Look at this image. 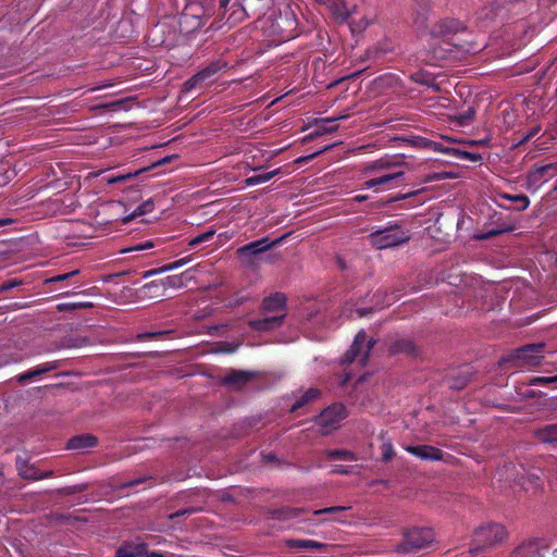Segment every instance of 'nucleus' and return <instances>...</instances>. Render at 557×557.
Returning <instances> with one entry per match:
<instances>
[{"label":"nucleus","mask_w":557,"mask_h":557,"mask_svg":"<svg viewBox=\"0 0 557 557\" xmlns=\"http://www.w3.org/2000/svg\"><path fill=\"white\" fill-rule=\"evenodd\" d=\"M463 30L462 24L455 20H444L436 23L431 34L442 42L434 48L435 58L446 59L447 53L453 52V48H463L465 41L459 38V34Z\"/></svg>","instance_id":"1"},{"label":"nucleus","mask_w":557,"mask_h":557,"mask_svg":"<svg viewBox=\"0 0 557 557\" xmlns=\"http://www.w3.org/2000/svg\"><path fill=\"white\" fill-rule=\"evenodd\" d=\"M544 343L528 344L520 348L511 350L507 356L500 359V364L511 363L513 367H539L543 359Z\"/></svg>","instance_id":"2"},{"label":"nucleus","mask_w":557,"mask_h":557,"mask_svg":"<svg viewBox=\"0 0 557 557\" xmlns=\"http://www.w3.org/2000/svg\"><path fill=\"white\" fill-rule=\"evenodd\" d=\"M434 542V533L428 528L413 527L403 531V542L397 545L396 550L401 554H409L429 547Z\"/></svg>","instance_id":"3"},{"label":"nucleus","mask_w":557,"mask_h":557,"mask_svg":"<svg viewBox=\"0 0 557 557\" xmlns=\"http://www.w3.org/2000/svg\"><path fill=\"white\" fill-rule=\"evenodd\" d=\"M369 240L376 249H386L408 242L409 236L398 225H393L373 232L370 234Z\"/></svg>","instance_id":"4"},{"label":"nucleus","mask_w":557,"mask_h":557,"mask_svg":"<svg viewBox=\"0 0 557 557\" xmlns=\"http://www.w3.org/2000/svg\"><path fill=\"white\" fill-rule=\"evenodd\" d=\"M506 537V531L500 524H488L479 528L474 533L471 552L479 553L500 543Z\"/></svg>","instance_id":"5"},{"label":"nucleus","mask_w":557,"mask_h":557,"mask_svg":"<svg viewBox=\"0 0 557 557\" xmlns=\"http://www.w3.org/2000/svg\"><path fill=\"white\" fill-rule=\"evenodd\" d=\"M346 408L342 404H334L324 409L315 419L322 435H329L337 430L342 420L346 418Z\"/></svg>","instance_id":"6"},{"label":"nucleus","mask_w":557,"mask_h":557,"mask_svg":"<svg viewBox=\"0 0 557 557\" xmlns=\"http://www.w3.org/2000/svg\"><path fill=\"white\" fill-rule=\"evenodd\" d=\"M375 344L374 339L367 341V335L364 331H360L356 337L355 341L349 348V350L345 354V362H352L358 357H360L359 362L364 366L369 359L370 350L373 348Z\"/></svg>","instance_id":"7"},{"label":"nucleus","mask_w":557,"mask_h":557,"mask_svg":"<svg viewBox=\"0 0 557 557\" xmlns=\"http://www.w3.org/2000/svg\"><path fill=\"white\" fill-rule=\"evenodd\" d=\"M284 237L277 238L273 242H269V238L264 237L259 240H255L252 243H249L240 248L237 249V255L239 258L243 259V261L247 264L253 263V257L264 252L272 247L276 246L283 240Z\"/></svg>","instance_id":"8"},{"label":"nucleus","mask_w":557,"mask_h":557,"mask_svg":"<svg viewBox=\"0 0 557 557\" xmlns=\"http://www.w3.org/2000/svg\"><path fill=\"white\" fill-rule=\"evenodd\" d=\"M226 62L221 60L213 61L193 77H190L188 81H186L183 86V91L188 92L195 87L201 86L206 81L210 79L219 71L226 67Z\"/></svg>","instance_id":"9"},{"label":"nucleus","mask_w":557,"mask_h":557,"mask_svg":"<svg viewBox=\"0 0 557 557\" xmlns=\"http://www.w3.org/2000/svg\"><path fill=\"white\" fill-rule=\"evenodd\" d=\"M190 278H191L190 276H187V273L168 276L166 278L161 280L160 282H151L150 284L144 285L141 288V292L146 295L147 292H149L152 288H159V287L181 288V287L185 286L186 281L190 280Z\"/></svg>","instance_id":"10"},{"label":"nucleus","mask_w":557,"mask_h":557,"mask_svg":"<svg viewBox=\"0 0 557 557\" xmlns=\"http://www.w3.org/2000/svg\"><path fill=\"white\" fill-rule=\"evenodd\" d=\"M16 469L18 474L25 480L36 481L52 475V471L40 472L34 466L28 465L27 460L23 458L16 459Z\"/></svg>","instance_id":"11"},{"label":"nucleus","mask_w":557,"mask_h":557,"mask_svg":"<svg viewBox=\"0 0 557 557\" xmlns=\"http://www.w3.org/2000/svg\"><path fill=\"white\" fill-rule=\"evenodd\" d=\"M147 545L140 541L124 542L115 552V557H140L146 554Z\"/></svg>","instance_id":"12"},{"label":"nucleus","mask_w":557,"mask_h":557,"mask_svg":"<svg viewBox=\"0 0 557 557\" xmlns=\"http://www.w3.org/2000/svg\"><path fill=\"white\" fill-rule=\"evenodd\" d=\"M406 450L423 460H441L443 457L438 448L428 445L407 446Z\"/></svg>","instance_id":"13"},{"label":"nucleus","mask_w":557,"mask_h":557,"mask_svg":"<svg viewBox=\"0 0 557 557\" xmlns=\"http://www.w3.org/2000/svg\"><path fill=\"white\" fill-rule=\"evenodd\" d=\"M255 377L253 372L248 371H233L224 377V383L233 389H240L250 380Z\"/></svg>","instance_id":"14"},{"label":"nucleus","mask_w":557,"mask_h":557,"mask_svg":"<svg viewBox=\"0 0 557 557\" xmlns=\"http://www.w3.org/2000/svg\"><path fill=\"white\" fill-rule=\"evenodd\" d=\"M273 0H244L245 10H248L250 16H264L267 10L272 5Z\"/></svg>","instance_id":"15"},{"label":"nucleus","mask_w":557,"mask_h":557,"mask_svg":"<svg viewBox=\"0 0 557 557\" xmlns=\"http://www.w3.org/2000/svg\"><path fill=\"white\" fill-rule=\"evenodd\" d=\"M60 367V363L59 361H51V362H46L33 370H29L25 373H22L17 376V382L18 383H25L26 381L37 376V375H40V374H44V373H47L49 371H52L54 369H58Z\"/></svg>","instance_id":"16"},{"label":"nucleus","mask_w":557,"mask_h":557,"mask_svg":"<svg viewBox=\"0 0 557 557\" xmlns=\"http://www.w3.org/2000/svg\"><path fill=\"white\" fill-rule=\"evenodd\" d=\"M284 314L249 321V325L257 331H269L282 324Z\"/></svg>","instance_id":"17"},{"label":"nucleus","mask_w":557,"mask_h":557,"mask_svg":"<svg viewBox=\"0 0 557 557\" xmlns=\"http://www.w3.org/2000/svg\"><path fill=\"white\" fill-rule=\"evenodd\" d=\"M97 437H95L91 434H81L77 436L72 437L67 442V448L75 449V450H82L88 447H94L97 444Z\"/></svg>","instance_id":"18"},{"label":"nucleus","mask_w":557,"mask_h":557,"mask_svg":"<svg viewBox=\"0 0 557 557\" xmlns=\"http://www.w3.org/2000/svg\"><path fill=\"white\" fill-rule=\"evenodd\" d=\"M347 115H338L336 117H330V119H322L319 121H315V125L318 126V129L311 134V137H318L325 133H333L336 132L338 128L337 124H334L336 121L346 119Z\"/></svg>","instance_id":"19"},{"label":"nucleus","mask_w":557,"mask_h":557,"mask_svg":"<svg viewBox=\"0 0 557 557\" xmlns=\"http://www.w3.org/2000/svg\"><path fill=\"white\" fill-rule=\"evenodd\" d=\"M285 301H286L285 296L280 293L269 296L263 299L262 311H263V313H267V312H274V311L282 310L285 306Z\"/></svg>","instance_id":"20"},{"label":"nucleus","mask_w":557,"mask_h":557,"mask_svg":"<svg viewBox=\"0 0 557 557\" xmlns=\"http://www.w3.org/2000/svg\"><path fill=\"white\" fill-rule=\"evenodd\" d=\"M392 354H406L408 356H417L418 349L416 345L410 339H397L395 341L391 348Z\"/></svg>","instance_id":"21"},{"label":"nucleus","mask_w":557,"mask_h":557,"mask_svg":"<svg viewBox=\"0 0 557 557\" xmlns=\"http://www.w3.org/2000/svg\"><path fill=\"white\" fill-rule=\"evenodd\" d=\"M534 434L536 438L543 443L557 444V424L537 429Z\"/></svg>","instance_id":"22"},{"label":"nucleus","mask_w":557,"mask_h":557,"mask_svg":"<svg viewBox=\"0 0 557 557\" xmlns=\"http://www.w3.org/2000/svg\"><path fill=\"white\" fill-rule=\"evenodd\" d=\"M286 546L290 548H300V549H318L322 548L325 545L323 543L312 541V540H287Z\"/></svg>","instance_id":"23"},{"label":"nucleus","mask_w":557,"mask_h":557,"mask_svg":"<svg viewBox=\"0 0 557 557\" xmlns=\"http://www.w3.org/2000/svg\"><path fill=\"white\" fill-rule=\"evenodd\" d=\"M549 171H554V174L557 173V163L535 166L530 171L529 180L532 182H539L543 176L548 174Z\"/></svg>","instance_id":"24"},{"label":"nucleus","mask_w":557,"mask_h":557,"mask_svg":"<svg viewBox=\"0 0 557 557\" xmlns=\"http://www.w3.org/2000/svg\"><path fill=\"white\" fill-rule=\"evenodd\" d=\"M189 261H190L189 257L180 259V260H177L175 262L169 263V264L163 265L161 268L147 271L144 274V277L146 278V277H149V276L154 275V274H160V273H164V272H168V271H171V270H174V269H178V268L187 264Z\"/></svg>","instance_id":"25"},{"label":"nucleus","mask_w":557,"mask_h":557,"mask_svg":"<svg viewBox=\"0 0 557 557\" xmlns=\"http://www.w3.org/2000/svg\"><path fill=\"white\" fill-rule=\"evenodd\" d=\"M320 396V391L317 388H309L299 399H297L292 408L290 411H296L302 406L309 404L310 401H313Z\"/></svg>","instance_id":"26"},{"label":"nucleus","mask_w":557,"mask_h":557,"mask_svg":"<svg viewBox=\"0 0 557 557\" xmlns=\"http://www.w3.org/2000/svg\"><path fill=\"white\" fill-rule=\"evenodd\" d=\"M400 176H403V172L399 171V172H395L392 174H386V175H382L376 178L369 180L364 183V185L367 188H372V187L387 184L396 178H399Z\"/></svg>","instance_id":"27"},{"label":"nucleus","mask_w":557,"mask_h":557,"mask_svg":"<svg viewBox=\"0 0 557 557\" xmlns=\"http://www.w3.org/2000/svg\"><path fill=\"white\" fill-rule=\"evenodd\" d=\"M517 555L519 557H544L540 553V548L537 543L531 542L527 545H523L517 549Z\"/></svg>","instance_id":"28"},{"label":"nucleus","mask_w":557,"mask_h":557,"mask_svg":"<svg viewBox=\"0 0 557 557\" xmlns=\"http://www.w3.org/2000/svg\"><path fill=\"white\" fill-rule=\"evenodd\" d=\"M278 173H280V169H275L271 172H267V173H262V174H258V175L248 177V178H246L245 183L248 186L263 184V183L269 182L271 178H273Z\"/></svg>","instance_id":"29"},{"label":"nucleus","mask_w":557,"mask_h":557,"mask_svg":"<svg viewBox=\"0 0 557 557\" xmlns=\"http://www.w3.org/2000/svg\"><path fill=\"white\" fill-rule=\"evenodd\" d=\"M500 9H503V8L498 7L496 4V2L494 1V3H491L486 7H484L481 11H479L476 13L478 20H481V21L491 20V18L495 17L496 15H498Z\"/></svg>","instance_id":"30"},{"label":"nucleus","mask_w":557,"mask_h":557,"mask_svg":"<svg viewBox=\"0 0 557 557\" xmlns=\"http://www.w3.org/2000/svg\"><path fill=\"white\" fill-rule=\"evenodd\" d=\"M325 455L332 459L356 460V455L347 449H327Z\"/></svg>","instance_id":"31"},{"label":"nucleus","mask_w":557,"mask_h":557,"mask_svg":"<svg viewBox=\"0 0 557 557\" xmlns=\"http://www.w3.org/2000/svg\"><path fill=\"white\" fill-rule=\"evenodd\" d=\"M475 115V109L473 107H469L466 111L457 113L455 115V120L457 121L458 125L465 126L469 125Z\"/></svg>","instance_id":"32"},{"label":"nucleus","mask_w":557,"mask_h":557,"mask_svg":"<svg viewBox=\"0 0 557 557\" xmlns=\"http://www.w3.org/2000/svg\"><path fill=\"white\" fill-rule=\"evenodd\" d=\"M505 199H508L517 205L518 210H525L530 203L529 198L525 195H508L504 194L502 196Z\"/></svg>","instance_id":"33"},{"label":"nucleus","mask_w":557,"mask_h":557,"mask_svg":"<svg viewBox=\"0 0 557 557\" xmlns=\"http://www.w3.org/2000/svg\"><path fill=\"white\" fill-rule=\"evenodd\" d=\"M153 206H154V203L151 199L145 201L129 216H127L125 219V221H129L136 216L144 215L146 213L151 212L153 209Z\"/></svg>","instance_id":"34"},{"label":"nucleus","mask_w":557,"mask_h":557,"mask_svg":"<svg viewBox=\"0 0 557 557\" xmlns=\"http://www.w3.org/2000/svg\"><path fill=\"white\" fill-rule=\"evenodd\" d=\"M92 307H94L92 302H67V304H59L57 306V309L59 311H71V310H76V309H88V308H92Z\"/></svg>","instance_id":"35"},{"label":"nucleus","mask_w":557,"mask_h":557,"mask_svg":"<svg viewBox=\"0 0 557 557\" xmlns=\"http://www.w3.org/2000/svg\"><path fill=\"white\" fill-rule=\"evenodd\" d=\"M248 10H245L244 3L237 4V8L233 10L228 20H232L233 23H239L244 21L246 17L250 16Z\"/></svg>","instance_id":"36"},{"label":"nucleus","mask_w":557,"mask_h":557,"mask_svg":"<svg viewBox=\"0 0 557 557\" xmlns=\"http://www.w3.org/2000/svg\"><path fill=\"white\" fill-rule=\"evenodd\" d=\"M469 381H470V371L467 369V370L462 371V373L459 376L453 379V382L450 383V387L461 389L467 385V383Z\"/></svg>","instance_id":"37"},{"label":"nucleus","mask_w":557,"mask_h":557,"mask_svg":"<svg viewBox=\"0 0 557 557\" xmlns=\"http://www.w3.org/2000/svg\"><path fill=\"white\" fill-rule=\"evenodd\" d=\"M215 234V231L214 230H209L194 238H191L188 243V245L190 247H194V246H197V245H200L202 243H206L208 242L209 239H211Z\"/></svg>","instance_id":"38"},{"label":"nucleus","mask_w":557,"mask_h":557,"mask_svg":"<svg viewBox=\"0 0 557 557\" xmlns=\"http://www.w3.org/2000/svg\"><path fill=\"white\" fill-rule=\"evenodd\" d=\"M300 508H283L275 512L277 519H292L295 518L301 512Z\"/></svg>","instance_id":"39"},{"label":"nucleus","mask_w":557,"mask_h":557,"mask_svg":"<svg viewBox=\"0 0 557 557\" xmlns=\"http://www.w3.org/2000/svg\"><path fill=\"white\" fill-rule=\"evenodd\" d=\"M411 77L414 82L432 87L436 91L440 90V87L433 83V79L429 75H425L423 73H416Z\"/></svg>","instance_id":"40"},{"label":"nucleus","mask_w":557,"mask_h":557,"mask_svg":"<svg viewBox=\"0 0 557 557\" xmlns=\"http://www.w3.org/2000/svg\"><path fill=\"white\" fill-rule=\"evenodd\" d=\"M333 14L337 21L344 22L347 20L349 12L345 4H334Z\"/></svg>","instance_id":"41"},{"label":"nucleus","mask_w":557,"mask_h":557,"mask_svg":"<svg viewBox=\"0 0 557 557\" xmlns=\"http://www.w3.org/2000/svg\"><path fill=\"white\" fill-rule=\"evenodd\" d=\"M557 382V375L554 376H534L529 380L528 385L547 384Z\"/></svg>","instance_id":"42"},{"label":"nucleus","mask_w":557,"mask_h":557,"mask_svg":"<svg viewBox=\"0 0 557 557\" xmlns=\"http://www.w3.org/2000/svg\"><path fill=\"white\" fill-rule=\"evenodd\" d=\"M78 272H79L78 270H74V271L65 273V274H60V275H57V276L46 280V283L49 284V283L62 282V281L69 280L70 277L78 274Z\"/></svg>","instance_id":"43"},{"label":"nucleus","mask_w":557,"mask_h":557,"mask_svg":"<svg viewBox=\"0 0 557 557\" xmlns=\"http://www.w3.org/2000/svg\"><path fill=\"white\" fill-rule=\"evenodd\" d=\"M87 488V485L86 484H81V485H75V486H69V487H64L60 491V493L64 494V495H72V494H75V493H79V492H83Z\"/></svg>","instance_id":"44"},{"label":"nucleus","mask_w":557,"mask_h":557,"mask_svg":"<svg viewBox=\"0 0 557 557\" xmlns=\"http://www.w3.org/2000/svg\"><path fill=\"white\" fill-rule=\"evenodd\" d=\"M349 509V507H345V506H334V507H326V508H323V509H320V510H315L314 511V515H320V513H335V512H342V511H345Z\"/></svg>","instance_id":"45"},{"label":"nucleus","mask_w":557,"mask_h":557,"mask_svg":"<svg viewBox=\"0 0 557 557\" xmlns=\"http://www.w3.org/2000/svg\"><path fill=\"white\" fill-rule=\"evenodd\" d=\"M457 153L462 156V158L469 159V160H471L473 162H478V161L482 160V156L479 154V153H472V152L460 151V150H457Z\"/></svg>","instance_id":"46"},{"label":"nucleus","mask_w":557,"mask_h":557,"mask_svg":"<svg viewBox=\"0 0 557 557\" xmlns=\"http://www.w3.org/2000/svg\"><path fill=\"white\" fill-rule=\"evenodd\" d=\"M20 284H21V281H17V280L9 281L0 286V293H4L15 286H18Z\"/></svg>","instance_id":"47"},{"label":"nucleus","mask_w":557,"mask_h":557,"mask_svg":"<svg viewBox=\"0 0 557 557\" xmlns=\"http://www.w3.org/2000/svg\"><path fill=\"white\" fill-rule=\"evenodd\" d=\"M540 126H535L533 127L518 144L517 146L519 145H522L524 143H527L530 138L534 137L539 132H540Z\"/></svg>","instance_id":"48"},{"label":"nucleus","mask_w":557,"mask_h":557,"mask_svg":"<svg viewBox=\"0 0 557 557\" xmlns=\"http://www.w3.org/2000/svg\"><path fill=\"white\" fill-rule=\"evenodd\" d=\"M393 447L391 444H384L383 460L388 461L393 457Z\"/></svg>","instance_id":"49"},{"label":"nucleus","mask_w":557,"mask_h":557,"mask_svg":"<svg viewBox=\"0 0 557 557\" xmlns=\"http://www.w3.org/2000/svg\"><path fill=\"white\" fill-rule=\"evenodd\" d=\"M149 169H150V168H143V169L138 170V171L129 172V173H127V174H124V175H122V177H123V182H125V181H127V180H131V178H133V177H136L137 175H139L140 173H144V172L148 171Z\"/></svg>","instance_id":"50"},{"label":"nucleus","mask_w":557,"mask_h":557,"mask_svg":"<svg viewBox=\"0 0 557 557\" xmlns=\"http://www.w3.org/2000/svg\"><path fill=\"white\" fill-rule=\"evenodd\" d=\"M522 0H495L496 4L502 8L515 5L516 3L521 2Z\"/></svg>","instance_id":"51"},{"label":"nucleus","mask_w":557,"mask_h":557,"mask_svg":"<svg viewBox=\"0 0 557 557\" xmlns=\"http://www.w3.org/2000/svg\"><path fill=\"white\" fill-rule=\"evenodd\" d=\"M370 24V21L367 18H363L360 21V23H354L351 26V29L355 32L356 29L361 30L364 29Z\"/></svg>","instance_id":"52"},{"label":"nucleus","mask_w":557,"mask_h":557,"mask_svg":"<svg viewBox=\"0 0 557 557\" xmlns=\"http://www.w3.org/2000/svg\"><path fill=\"white\" fill-rule=\"evenodd\" d=\"M194 511H195L194 508H187V509H184V510H180V511H176L174 513H171L169 516V519L173 520V519H175L177 517H181V516H184V515H187V513H191Z\"/></svg>","instance_id":"53"},{"label":"nucleus","mask_w":557,"mask_h":557,"mask_svg":"<svg viewBox=\"0 0 557 557\" xmlns=\"http://www.w3.org/2000/svg\"><path fill=\"white\" fill-rule=\"evenodd\" d=\"M175 158V156H168V157H164L162 159H160L159 161L154 162L151 166H149L150 169L152 168H157L159 165H163V164H166L169 162H171V160Z\"/></svg>","instance_id":"54"},{"label":"nucleus","mask_w":557,"mask_h":557,"mask_svg":"<svg viewBox=\"0 0 557 557\" xmlns=\"http://www.w3.org/2000/svg\"><path fill=\"white\" fill-rule=\"evenodd\" d=\"M490 141H491V138L490 137H485L483 139H480V140L468 141V144L469 145H478V146L487 147L490 145Z\"/></svg>","instance_id":"55"},{"label":"nucleus","mask_w":557,"mask_h":557,"mask_svg":"<svg viewBox=\"0 0 557 557\" xmlns=\"http://www.w3.org/2000/svg\"><path fill=\"white\" fill-rule=\"evenodd\" d=\"M163 333H143V334H138L137 337L138 339H146V338H152V337H157V336H160L162 335Z\"/></svg>","instance_id":"56"},{"label":"nucleus","mask_w":557,"mask_h":557,"mask_svg":"<svg viewBox=\"0 0 557 557\" xmlns=\"http://www.w3.org/2000/svg\"><path fill=\"white\" fill-rule=\"evenodd\" d=\"M141 482H144V479H137V480L128 481V482L122 484L120 486V488L135 486V485H137V484H139Z\"/></svg>","instance_id":"57"},{"label":"nucleus","mask_w":557,"mask_h":557,"mask_svg":"<svg viewBox=\"0 0 557 557\" xmlns=\"http://www.w3.org/2000/svg\"><path fill=\"white\" fill-rule=\"evenodd\" d=\"M499 233H500V231H491L488 233L479 235L478 238H480V239H487V238H491V237H493V236H495V235H497Z\"/></svg>","instance_id":"58"},{"label":"nucleus","mask_w":557,"mask_h":557,"mask_svg":"<svg viewBox=\"0 0 557 557\" xmlns=\"http://www.w3.org/2000/svg\"><path fill=\"white\" fill-rule=\"evenodd\" d=\"M106 180H107V183H108V184H115V183L123 182V177H122V175L111 176V177H108V178H106Z\"/></svg>","instance_id":"59"},{"label":"nucleus","mask_w":557,"mask_h":557,"mask_svg":"<svg viewBox=\"0 0 557 557\" xmlns=\"http://www.w3.org/2000/svg\"><path fill=\"white\" fill-rule=\"evenodd\" d=\"M371 311H372V309H371V308H369V309H357V310H356V313H357V315H358L359 318H362V317H364L366 314L370 313Z\"/></svg>","instance_id":"60"},{"label":"nucleus","mask_w":557,"mask_h":557,"mask_svg":"<svg viewBox=\"0 0 557 557\" xmlns=\"http://www.w3.org/2000/svg\"><path fill=\"white\" fill-rule=\"evenodd\" d=\"M418 193H419V190H417V191H411V193H408V194H405V195L398 196L397 198H395V200L406 199V198H409V197H412V196L417 195Z\"/></svg>","instance_id":"61"},{"label":"nucleus","mask_w":557,"mask_h":557,"mask_svg":"<svg viewBox=\"0 0 557 557\" xmlns=\"http://www.w3.org/2000/svg\"><path fill=\"white\" fill-rule=\"evenodd\" d=\"M334 473H339V474H347L348 473V470L344 467H336L334 470H333Z\"/></svg>","instance_id":"62"},{"label":"nucleus","mask_w":557,"mask_h":557,"mask_svg":"<svg viewBox=\"0 0 557 557\" xmlns=\"http://www.w3.org/2000/svg\"><path fill=\"white\" fill-rule=\"evenodd\" d=\"M123 102H124L123 100H119V101H114V102L104 104L103 107L104 108H115V107H120Z\"/></svg>","instance_id":"63"},{"label":"nucleus","mask_w":557,"mask_h":557,"mask_svg":"<svg viewBox=\"0 0 557 557\" xmlns=\"http://www.w3.org/2000/svg\"><path fill=\"white\" fill-rule=\"evenodd\" d=\"M147 557H164V556L160 553L152 552V553L148 554Z\"/></svg>","instance_id":"64"}]
</instances>
